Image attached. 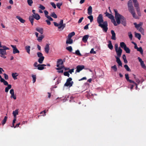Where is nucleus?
Wrapping results in <instances>:
<instances>
[{
  "instance_id": "4d7b16f0",
  "label": "nucleus",
  "mask_w": 146,
  "mask_h": 146,
  "mask_svg": "<svg viewBox=\"0 0 146 146\" xmlns=\"http://www.w3.org/2000/svg\"><path fill=\"white\" fill-rule=\"evenodd\" d=\"M2 48H3V50H7L9 49V48H8L6 46L4 45L2 46Z\"/></svg>"
},
{
  "instance_id": "c03bdc74",
  "label": "nucleus",
  "mask_w": 146,
  "mask_h": 146,
  "mask_svg": "<svg viewBox=\"0 0 146 146\" xmlns=\"http://www.w3.org/2000/svg\"><path fill=\"white\" fill-rule=\"evenodd\" d=\"M124 67L126 70L128 71H130L131 70L127 65L125 64L124 65Z\"/></svg>"
},
{
  "instance_id": "7ed1b4c3",
  "label": "nucleus",
  "mask_w": 146,
  "mask_h": 146,
  "mask_svg": "<svg viewBox=\"0 0 146 146\" xmlns=\"http://www.w3.org/2000/svg\"><path fill=\"white\" fill-rule=\"evenodd\" d=\"M106 16L108 17L111 20V22L115 26H117V24L114 19V16L111 14H110L107 12V11L105 13Z\"/></svg>"
},
{
  "instance_id": "ddd939ff",
  "label": "nucleus",
  "mask_w": 146,
  "mask_h": 146,
  "mask_svg": "<svg viewBox=\"0 0 146 146\" xmlns=\"http://www.w3.org/2000/svg\"><path fill=\"white\" fill-rule=\"evenodd\" d=\"M84 68V65H78L76 67L77 69L76 70L77 72H79L80 71L82 70Z\"/></svg>"
},
{
  "instance_id": "052dcab7",
  "label": "nucleus",
  "mask_w": 146,
  "mask_h": 146,
  "mask_svg": "<svg viewBox=\"0 0 146 146\" xmlns=\"http://www.w3.org/2000/svg\"><path fill=\"white\" fill-rule=\"evenodd\" d=\"M64 76H68V77H69V76H70V74L69 73V72H64Z\"/></svg>"
},
{
  "instance_id": "09e8293b",
  "label": "nucleus",
  "mask_w": 146,
  "mask_h": 146,
  "mask_svg": "<svg viewBox=\"0 0 146 146\" xmlns=\"http://www.w3.org/2000/svg\"><path fill=\"white\" fill-rule=\"evenodd\" d=\"M134 78L135 79L136 81L137 82L138 84H139L140 82V81L139 80V79L138 78H136V76L135 75L133 74Z\"/></svg>"
},
{
  "instance_id": "f257e3e1",
  "label": "nucleus",
  "mask_w": 146,
  "mask_h": 146,
  "mask_svg": "<svg viewBox=\"0 0 146 146\" xmlns=\"http://www.w3.org/2000/svg\"><path fill=\"white\" fill-rule=\"evenodd\" d=\"M114 11L115 13V17L117 25H119L121 22L124 26H125L126 22L125 19L118 13L117 9H114Z\"/></svg>"
},
{
  "instance_id": "c85d7f7f",
  "label": "nucleus",
  "mask_w": 146,
  "mask_h": 146,
  "mask_svg": "<svg viewBox=\"0 0 146 146\" xmlns=\"http://www.w3.org/2000/svg\"><path fill=\"white\" fill-rule=\"evenodd\" d=\"M34 17L33 16H30L29 17V19L32 25H33L34 23Z\"/></svg>"
},
{
  "instance_id": "5701e85b",
  "label": "nucleus",
  "mask_w": 146,
  "mask_h": 146,
  "mask_svg": "<svg viewBox=\"0 0 146 146\" xmlns=\"http://www.w3.org/2000/svg\"><path fill=\"white\" fill-rule=\"evenodd\" d=\"M13 114L14 118H16V115L18 114V110H16L13 112Z\"/></svg>"
},
{
  "instance_id": "de8ad7c7",
  "label": "nucleus",
  "mask_w": 146,
  "mask_h": 146,
  "mask_svg": "<svg viewBox=\"0 0 146 146\" xmlns=\"http://www.w3.org/2000/svg\"><path fill=\"white\" fill-rule=\"evenodd\" d=\"M111 68L114 70V71L116 72L117 71V68L116 65H115L113 66H111Z\"/></svg>"
},
{
  "instance_id": "a19ab883",
  "label": "nucleus",
  "mask_w": 146,
  "mask_h": 146,
  "mask_svg": "<svg viewBox=\"0 0 146 146\" xmlns=\"http://www.w3.org/2000/svg\"><path fill=\"white\" fill-rule=\"evenodd\" d=\"M87 17L90 20V22L92 23L93 20V16L92 15H90L88 16Z\"/></svg>"
},
{
  "instance_id": "7c9ffc66",
  "label": "nucleus",
  "mask_w": 146,
  "mask_h": 146,
  "mask_svg": "<svg viewBox=\"0 0 146 146\" xmlns=\"http://www.w3.org/2000/svg\"><path fill=\"white\" fill-rule=\"evenodd\" d=\"M75 35V33L74 32H72L68 34V38H71V37H72V36H74Z\"/></svg>"
},
{
  "instance_id": "f8f14e48",
  "label": "nucleus",
  "mask_w": 146,
  "mask_h": 146,
  "mask_svg": "<svg viewBox=\"0 0 146 146\" xmlns=\"http://www.w3.org/2000/svg\"><path fill=\"white\" fill-rule=\"evenodd\" d=\"M115 50L118 57H120L122 52V50L121 48L119 47V49H116Z\"/></svg>"
},
{
  "instance_id": "c9c22d12",
  "label": "nucleus",
  "mask_w": 146,
  "mask_h": 146,
  "mask_svg": "<svg viewBox=\"0 0 146 146\" xmlns=\"http://www.w3.org/2000/svg\"><path fill=\"white\" fill-rule=\"evenodd\" d=\"M44 36L43 35H41L40 36L37 38V40L39 42H41L42 39L44 38Z\"/></svg>"
},
{
  "instance_id": "58836bf2",
  "label": "nucleus",
  "mask_w": 146,
  "mask_h": 146,
  "mask_svg": "<svg viewBox=\"0 0 146 146\" xmlns=\"http://www.w3.org/2000/svg\"><path fill=\"white\" fill-rule=\"evenodd\" d=\"M124 50H125L127 53H130V50L127 47V46L124 49Z\"/></svg>"
},
{
  "instance_id": "473e14b6",
  "label": "nucleus",
  "mask_w": 146,
  "mask_h": 146,
  "mask_svg": "<svg viewBox=\"0 0 146 146\" xmlns=\"http://www.w3.org/2000/svg\"><path fill=\"white\" fill-rule=\"evenodd\" d=\"M109 44L108 45V48L111 50H112L113 48V46L112 44L111 41H109Z\"/></svg>"
},
{
  "instance_id": "e2e57ef3",
  "label": "nucleus",
  "mask_w": 146,
  "mask_h": 146,
  "mask_svg": "<svg viewBox=\"0 0 146 146\" xmlns=\"http://www.w3.org/2000/svg\"><path fill=\"white\" fill-rule=\"evenodd\" d=\"M50 3L53 8H54V9H55L56 8V5L54 3L51 2Z\"/></svg>"
},
{
  "instance_id": "bb28decb",
  "label": "nucleus",
  "mask_w": 146,
  "mask_h": 146,
  "mask_svg": "<svg viewBox=\"0 0 146 146\" xmlns=\"http://www.w3.org/2000/svg\"><path fill=\"white\" fill-rule=\"evenodd\" d=\"M129 11L130 12V13H131L132 15H133V16L134 18H136V14L135 13V12L134 9H133L131 10H130Z\"/></svg>"
},
{
  "instance_id": "a211bd4d",
  "label": "nucleus",
  "mask_w": 146,
  "mask_h": 146,
  "mask_svg": "<svg viewBox=\"0 0 146 146\" xmlns=\"http://www.w3.org/2000/svg\"><path fill=\"white\" fill-rule=\"evenodd\" d=\"M46 66V65L44 64H38V65L37 68L39 70H42L44 68V66Z\"/></svg>"
},
{
  "instance_id": "39448f33",
  "label": "nucleus",
  "mask_w": 146,
  "mask_h": 146,
  "mask_svg": "<svg viewBox=\"0 0 146 146\" xmlns=\"http://www.w3.org/2000/svg\"><path fill=\"white\" fill-rule=\"evenodd\" d=\"M63 62L61 59H58L57 62L56 66L58 68H56V69L58 70L63 68L64 66L63 65Z\"/></svg>"
},
{
  "instance_id": "bf43d9fd",
  "label": "nucleus",
  "mask_w": 146,
  "mask_h": 146,
  "mask_svg": "<svg viewBox=\"0 0 146 146\" xmlns=\"http://www.w3.org/2000/svg\"><path fill=\"white\" fill-rule=\"evenodd\" d=\"M75 53L78 55L81 56V54L79 50H77L76 51Z\"/></svg>"
},
{
  "instance_id": "79ce46f5",
  "label": "nucleus",
  "mask_w": 146,
  "mask_h": 146,
  "mask_svg": "<svg viewBox=\"0 0 146 146\" xmlns=\"http://www.w3.org/2000/svg\"><path fill=\"white\" fill-rule=\"evenodd\" d=\"M1 80L2 81H1V82L3 83L4 85L6 86H8L9 85L7 82V81H5L4 79H2Z\"/></svg>"
},
{
  "instance_id": "c756f323",
  "label": "nucleus",
  "mask_w": 146,
  "mask_h": 146,
  "mask_svg": "<svg viewBox=\"0 0 146 146\" xmlns=\"http://www.w3.org/2000/svg\"><path fill=\"white\" fill-rule=\"evenodd\" d=\"M120 47L123 49L127 46L124 42H121L120 44Z\"/></svg>"
},
{
  "instance_id": "ea45409f",
  "label": "nucleus",
  "mask_w": 146,
  "mask_h": 146,
  "mask_svg": "<svg viewBox=\"0 0 146 146\" xmlns=\"http://www.w3.org/2000/svg\"><path fill=\"white\" fill-rule=\"evenodd\" d=\"M137 51L139 52L141 54H142L143 53V50L141 47H140L139 48H138L137 49Z\"/></svg>"
},
{
  "instance_id": "6e6d98bb",
  "label": "nucleus",
  "mask_w": 146,
  "mask_h": 146,
  "mask_svg": "<svg viewBox=\"0 0 146 146\" xmlns=\"http://www.w3.org/2000/svg\"><path fill=\"white\" fill-rule=\"evenodd\" d=\"M39 7L42 10H44L45 9V7L41 5H39Z\"/></svg>"
},
{
  "instance_id": "f03ea898",
  "label": "nucleus",
  "mask_w": 146,
  "mask_h": 146,
  "mask_svg": "<svg viewBox=\"0 0 146 146\" xmlns=\"http://www.w3.org/2000/svg\"><path fill=\"white\" fill-rule=\"evenodd\" d=\"M97 21L99 26L103 29V30L106 32L108 30V23L107 21H104L102 15L99 14L97 18Z\"/></svg>"
},
{
  "instance_id": "393cba45",
  "label": "nucleus",
  "mask_w": 146,
  "mask_h": 146,
  "mask_svg": "<svg viewBox=\"0 0 146 146\" xmlns=\"http://www.w3.org/2000/svg\"><path fill=\"white\" fill-rule=\"evenodd\" d=\"M34 18L37 20H38L39 19L40 17V16L38 14L36 13L35 15H33Z\"/></svg>"
},
{
  "instance_id": "0e129e2a",
  "label": "nucleus",
  "mask_w": 146,
  "mask_h": 146,
  "mask_svg": "<svg viewBox=\"0 0 146 146\" xmlns=\"http://www.w3.org/2000/svg\"><path fill=\"white\" fill-rule=\"evenodd\" d=\"M90 53L91 54H96V52L94 51V49L92 48L90 52Z\"/></svg>"
},
{
  "instance_id": "49530a36",
  "label": "nucleus",
  "mask_w": 146,
  "mask_h": 146,
  "mask_svg": "<svg viewBox=\"0 0 146 146\" xmlns=\"http://www.w3.org/2000/svg\"><path fill=\"white\" fill-rule=\"evenodd\" d=\"M51 16L55 18H56L57 17V15L54 12H53L51 14Z\"/></svg>"
},
{
  "instance_id": "412c9836",
  "label": "nucleus",
  "mask_w": 146,
  "mask_h": 146,
  "mask_svg": "<svg viewBox=\"0 0 146 146\" xmlns=\"http://www.w3.org/2000/svg\"><path fill=\"white\" fill-rule=\"evenodd\" d=\"M111 33L112 35L111 39L113 40H115L116 39L115 37V34L114 31L113 30H111Z\"/></svg>"
},
{
  "instance_id": "864d4df0",
  "label": "nucleus",
  "mask_w": 146,
  "mask_h": 146,
  "mask_svg": "<svg viewBox=\"0 0 146 146\" xmlns=\"http://www.w3.org/2000/svg\"><path fill=\"white\" fill-rule=\"evenodd\" d=\"M27 3L29 6H31L33 3L32 0H27Z\"/></svg>"
},
{
  "instance_id": "8fccbe9b",
  "label": "nucleus",
  "mask_w": 146,
  "mask_h": 146,
  "mask_svg": "<svg viewBox=\"0 0 146 146\" xmlns=\"http://www.w3.org/2000/svg\"><path fill=\"white\" fill-rule=\"evenodd\" d=\"M37 55L38 57L39 58L42 57H44L43 56L42 54L40 52H38L37 53Z\"/></svg>"
},
{
  "instance_id": "37998d69",
  "label": "nucleus",
  "mask_w": 146,
  "mask_h": 146,
  "mask_svg": "<svg viewBox=\"0 0 146 146\" xmlns=\"http://www.w3.org/2000/svg\"><path fill=\"white\" fill-rule=\"evenodd\" d=\"M32 77L33 78V83H35L36 81V76L35 75H32Z\"/></svg>"
},
{
  "instance_id": "423d86ee",
  "label": "nucleus",
  "mask_w": 146,
  "mask_h": 146,
  "mask_svg": "<svg viewBox=\"0 0 146 146\" xmlns=\"http://www.w3.org/2000/svg\"><path fill=\"white\" fill-rule=\"evenodd\" d=\"M72 78H68L66 83L64 84V86L70 87L72 86L73 83V82L72 81Z\"/></svg>"
},
{
  "instance_id": "6e6552de",
  "label": "nucleus",
  "mask_w": 146,
  "mask_h": 146,
  "mask_svg": "<svg viewBox=\"0 0 146 146\" xmlns=\"http://www.w3.org/2000/svg\"><path fill=\"white\" fill-rule=\"evenodd\" d=\"M10 93L11 95L10 97L11 98H13L14 100L16 99V96L14 92L13 89H11L10 91Z\"/></svg>"
},
{
  "instance_id": "4468645a",
  "label": "nucleus",
  "mask_w": 146,
  "mask_h": 146,
  "mask_svg": "<svg viewBox=\"0 0 146 146\" xmlns=\"http://www.w3.org/2000/svg\"><path fill=\"white\" fill-rule=\"evenodd\" d=\"M135 26V27L137 29H139L143 25V23L142 22H140L139 24H137L136 23H133Z\"/></svg>"
},
{
  "instance_id": "e433bc0d",
  "label": "nucleus",
  "mask_w": 146,
  "mask_h": 146,
  "mask_svg": "<svg viewBox=\"0 0 146 146\" xmlns=\"http://www.w3.org/2000/svg\"><path fill=\"white\" fill-rule=\"evenodd\" d=\"M138 30L143 35H144V30L141 27H140Z\"/></svg>"
},
{
  "instance_id": "20e7f679",
  "label": "nucleus",
  "mask_w": 146,
  "mask_h": 146,
  "mask_svg": "<svg viewBox=\"0 0 146 146\" xmlns=\"http://www.w3.org/2000/svg\"><path fill=\"white\" fill-rule=\"evenodd\" d=\"M134 3V5L136 8L137 12V13L138 15L139 16H141V13L140 12V9L139 6V4L137 0H132Z\"/></svg>"
},
{
  "instance_id": "aec40b11",
  "label": "nucleus",
  "mask_w": 146,
  "mask_h": 146,
  "mask_svg": "<svg viewBox=\"0 0 146 146\" xmlns=\"http://www.w3.org/2000/svg\"><path fill=\"white\" fill-rule=\"evenodd\" d=\"M115 57L116 59V62L118 65L120 66H122V63L119 58V57L117 56H115Z\"/></svg>"
},
{
  "instance_id": "cd10ccee",
  "label": "nucleus",
  "mask_w": 146,
  "mask_h": 146,
  "mask_svg": "<svg viewBox=\"0 0 146 146\" xmlns=\"http://www.w3.org/2000/svg\"><path fill=\"white\" fill-rule=\"evenodd\" d=\"M12 87L11 85L10 84H9L7 86V87L5 88V91L6 92H7L9 89L11 88Z\"/></svg>"
},
{
  "instance_id": "4be33fe9",
  "label": "nucleus",
  "mask_w": 146,
  "mask_h": 146,
  "mask_svg": "<svg viewBox=\"0 0 146 146\" xmlns=\"http://www.w3.org/2000/svg\"><path fill=\"white\" fill-rule=\"evenodd\" d=\"M36 30L41 34L43 33V30L42 28L37 27L36 28Z\"/></svg>"
},
{
  "instance_id": "4c0bfd02",
  "label": "nucleus",
  "mask_w": 146,
  "mask_h": 146,
  "mask_svg": "<svg viewBox=\"0 0 146 146\" xmlns=\"http://www.w3.org/2000/svg\"><path fill=\"white\" fill-rule=\"evenodd\" d=\"M65 26V24H64V25H60L59 24L58 28L59 29H62V30H63Z\"/></svg>"
},
{
  "instance_id": "dca6fc26",
  "label": "nucleus",
  "mask_w": 146,
  "mask_h": 146,
  "mask_svg": "<svg viewBox=\"0 0 146 146\" xmlns=\"http://www.w3.org/2000/svg\"><path fill=\"white\" fill-rule=\"evenodd\" d=\"M89 37L88 35H84L82 38V40L84 43H86L87 42V40Z\"/></svg>"
},
{
  "instance_id": "3c124183",
  "label": "nucleus",
  "mask_w": 146,
  "mask_h": 146,
  "mask_svg": "<svg viewBox=\"0 0 146 146\" xmlns=\"http://www.w3.org/2000/svg\"><path fill=\"white\" fill-rule=\"evenodd\" d=\"M128 36L130 40H132L133 38V35L131 32H129L128 33Z\"/></svg>"
},
{
  "instance_id": "2f4dec72",
  "label": "nucleus",
  "mask_w": 146,
  "mask_h": 146,
  "mask_svg": "<svg viewBox=\"0 0 146 146\" xmlns=\"http://www.w3.org/2000/svg\"><path fill=\"white\" fill-rule=\"evenodd\" d=\"M44 57H42L39 58L38 59V61L40 64L42 63L43 61L44 60Z\"/></svg>"
},
{
  "instance_id": "72a5a7b5",
  "label": "nucleus",
  "mask_w": 146,
  "mask_h": 146,
  "mask_svg": "<svg viewBox=\"0 0 146 146\" xmlns=\"http://www.w3.org/2000/svg\"><path fill=\"white\" fill-rule=\"evenodd\" d=\"M25 49L27 52L30 54V47L29 46H27L25 47Z\"/></svg>"
},
{
  "instance_id": "1a4fd4ad",
  "label": "nucleus",
  "mask_w": 146,
  "mask_h": 146,
  "mask_svg": "<svg viewBox=\"0 0 146 146\" xmlns=\"http://www.w3.org/2000/svg\"><path fill=\"white\" fill-rule=\"evenodd\" d=\"M138 59L139 62H140L141 65L142 67L146 70V66L144 64L143 61L142 59L139 57H138Z\"/></svg>"
},
{
  "instance_id": "0eeeda50",
  "label": "nucleus",
  "mask_w": 146,
  "mask_h": 146,
  "mask_svg": "<svg viewBox=\"0 0 146 146\" xmlns=\"http://www.w3.org/2000/svg\"><path fill=\"white\" fill-rule=\"evenodd\" d=\"M0 54L1 56L3 58H6V56H5V55L7 54L6 50H3L2 48H0Z\"/></svg>"
},
{
  "instance_id": "a878e982",
  "label": "nucleus",
  "mask_w": 146,
  "mask_h": 146,
  "mask_svg": "<svg viewBox=\"0 0 146 146\" xmlns=\"http://www.w3.org/2000/svg\"><path fill=\"white\" fill-rule=\"evenodd\" d=\"M18 75L17 73H13L12 74V76L14 80H15L17 79V77Z\"/></svg>"
},
{
  "instance_id": "9b49d317",
  "label": "nucleus",
  "mask_w": 146,
  "mask_h": 146,
  "mask_svg": "<svg viewBox=\"0 0 146 146\" xmlns=\"http://www.w3.org/2000/svg\"><path fill=\"white\" fill-rule=\"evenodd\" d=\"M11 46L13 48V54H15L16 53H19V51L17 49L16 46L13 45H11Z\"/></svg>"
},
{
  "instance_id": "f3484780",
  "label": "nucleus",
  "mask_w": 146,
  "mask_h": 146,
  "mask_svg": "<svg viewBox=\"0 0 146 146\" xmlns=\"http://www.w3.org/2000/svg\"><path fill=\"white\" fill-rule=\"evenodd\" d=\"M92 12V8L91 6H89L88 9V14L89 15H91Z\"/></svg>"
},
{
  "instance_id": "5fc2aeb1",
  "label": "nucleus",
  "mask_w": 146,
  "mask_h": 146,
  "mask_svg": "<svg viewBox=\"0 0 146 146\" xmlns=\"http://www.w3.org/2000/svg\"><path fill=\"white\" fill-rule=\"evenodd\" d=\"M46 17L48 19V20L50 21H53V19L49 16H47Z\"/></svg>"
},
{
  "instance_id": "6ab92c4d",
  "label": "nucleus",
  "mask_w": 146,
  "mask_h": 146,
  "mask_svg": "<svg viewBox=\"0 0 146 146\" xmlns=\"http://www.w3.org/2000/svg\"><path fill=\"white\" fill-rule=\"evenodd\" d=\"M16 18L22 23H24L25 22V20L19 16H17Z\"/></svg>"
},
{
  "instance_id": "338daca9",
  "label": "nucleus",
  "mask_w": 146,
  "mask_h": 146,
  "mask_svg": "<svg viewBox=\"0 0 146 146\" xmlns=\"http://www.w3.org/2000/svg\"><path fill=\"white\" fill-rule=\"evenodd\" d=\"M44 12L45 15V16L46 17L48 15V11H47L44 10Z\"/></svg>"
},
{
  "instance_id": "9d476101",
  "label": "nucleus",
  "mask_w": 146,
  "mask_h": 146,
  "mask_svg": "<svg viewBox=\"0 0 146 146\" xmlns=\"http://www.w3.org/2000/svg\"><path fill=\"white\" fill-rule=\"evenodd\" d=\"M128 6L129 11L134 9L132 5V2L131 0H129L128 3Z\"/></svg>"
},
{
  "instance_id": "774afa93",
  "label": "nucleus",
  "mask_w": 146,
  "mask_h": 146,
  "mask_svg": "<svg viewBox=\"0 0 146 146\" xmlns=\"http://www.w3.org/2000/svg\"><path fill=\"white\" fill-rule=\"evenodd\" d=\"M128 81L129 82L131 83H133L134 84H135V85H137V83H136L134 81L131 80L130 79Z\"/></svg>"
},
{
  "instance_id": "a18cd8bd",
  "label": "nucleus",
  "mask_w": 146,
  "mask_h": 146,
  "mask_svg": "<svg viewBox=\"0 0 146 146\" xmlns=\"http://www.w3.org/2000/svg\"><path fill=\"white\" fill-rule=\"evenodd\" d=\"M7 119V116H5L2 121V124L3 125H4Z\"/></svg>"
},
{
  "instance_id": "b1692460",
  "label": "nucleus",
  "mask_w": 146,
  "mask_h": 146,
  "mask_svg": "<svg viewBox=\"0 0 146 146\" xmlns=\"http://www.w3.org/2000/svg\"><path fill=\"white\" fill-rule=\"evenodd\" d=\"M66 43L67 44H72L73 43V40L71 38H68Z\"/></svg>"
},
{
  "instance_id": "603ef678",
  "label": "nucleus",
  "mask_w": 146,
  "mask_h": 146,
  "mask_svg": "<svg viewBox=\"0 0 146 146\" xmlns=\"http://www.w3.org/2000/svg\"><path fill=\"white\" fill-rule=\"evenodd\" d=\"M66 49L70 52H71L72 50V48L71 46H69L66 47Z\"/></svg>"
},
{
  "instance_id": "13d9d810",
  "label": "nucleus",
  "mask_w": 146,
  "mask_h": 146,
  "mask_svg": "<svg viewBox=\"0 0 146 146\" xmlns=\"http://www.w3.org/2000/svg\"><path fill=\"white\" fill-rule=\"evenodd\" d=\"M62 5V3H57L56 4L57 6L59 9H60V7Z\"/></svg>"
},
{
  "instance_id": "69168bd1",
  "label": "nucleus",
  "mask_w": 146,
  "mask_h": 146,
  "mask_svg": "<svg viewBox=\"0 0 146 146\" xmlns=\"http://www.w3.org/2000/svg\"><path fill=\"white\" fill-rule=\"evenodd\" d=\"M3 75L4 76V78L6 80H8V76L6 74H4Z\"/></svg>"
},
{
  "instance_id": "f704fd0d",
  "label": "nucleus",
  "mask_w": 146,
  "mask_h": 146,
  "mask_svg": "<svg viewBox=\"0 0 146 146\" xmlns=\"http://www.w3.org/2000/svg\"><path fill=\"white\" fill-rule=\"evenodd\" d=\"M135 36L139 40H140L141 39V36L139 33H135Z\"/></svg>"
},
{
  "instance_id": "680f3d73",
  "label": "nucleus",
  "mask_w": 146,
  "mask_h": 146,
  "mask_svg": "<svg viewBox=\"0 0 146 146\" xmlns=\"http://www.w3.org/2000/svg\"><path fill=\"white\" fill-rule=\"evenodd\" d=\"M125 76L126 79L128 81L130 80L129 79L128 74H125Z\"/></svg>"
},
{
  "instance_id": "2eb2a0df",
  "label": "nucleus",
  "mask_w": 146,
  "mask_h": 146,
  "mask_svg": "<svg viewBox=\"0 0 146 146\" xmlns=\"http://www.w3.org/2000/svg\"><path fill=\"white\" fill-rule=\"evenodd\" d=\"M44 49L45 52L47 54L48 53L50 50L49 44H46L44 47Z\"/></svg>"
}]
</instances>
